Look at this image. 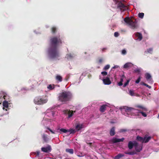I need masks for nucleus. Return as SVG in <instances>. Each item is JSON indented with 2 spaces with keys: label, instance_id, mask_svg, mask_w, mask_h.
Segmentation results:
<instances>
[{
  "label": "nucleus",
  "instance_id": "f257e3e1",
  "mask_svg": "<svg viewBox=\"0 0 159 159\" xmlns=\"http://www.w3.org/2000/svg\"><path fill=\"white\" fill-rule=\"evenodd\" d=\"M49 42V47L48 50L49 57L52 59L57 58L60 56L58 47L62 43L60 35H59L51 37Z\"/></svg>",
  "mask_w": 159,
  "mask_h": 159
},
{
  "label": "nucleus",
  "instance_id": "f03ea898",
  "mask_svg": "<svg viewBox=\"0 0 159 159\" xmlns=\"http://www.w3.org/2000/svg\"><path fill=\"white\" fill-rule=\"evenodd\" d=\"M71 98L72 95L70 92L64 91L59 94L58 99L61 102H66L69 101Z\"/></svg>",
  "mask_w": 159,
  "mask_h": 159
},
{
  "label": "nucleus",
  "instance_id": "7ed1b4c3",
  "mask_svg": "<svg viewBox=\"0 0 159 159\" xmlns=\"http://www.w3.org/2000/svg\"><path fill=\"white\" fill-rule=\"evenodd\" d=\"M124 21L129 25L132 29H136L138 27L137 21L133 17H131V18L129 17H126L124 19Z\"/></svg>",
  "mask_w": 159,
  "mask_h": 159
},
{
  "label": "nucleus",
  "instance_id": "20e7f679",
  "mask_svg": "<svg viewBox=\"0 0 159 159\" xmlns=\"http://www.w3.org/2000/svg\"><path fill=\"white\" fill-rule=\"evenodd\" d=\"M34 101L35 104L40 105L46 103L47 100L41 98L40 97H37L35 98Z\"/></svg>",
  "mask_w": 159,
  "mask_h": 159
},
{
  "label": "nucleus",
  "instance_id": "39448f33",
  "mask_svg": "<svg viewBox=\"0 0 159 159\" xmlns=\"http://www.w3.org/2000/svg\"><path fill=\"white\" fill-rule=\"evenodd\" d=\"M116 2V4H117V7L120 9V11H123L128 9L127 7L124 5L121 1H117Z\"/></svg>",
  "mask_w": 159,
  "mask_h": 159
},
{
  "label": "nucleus",
  "instance_id": "423d86ee",
  "mask_svg": "<svg viewBox=\"0 0 159 159\" xmlns=\"http://www.w3.org/2000/svg\"><path fill=\"white\" fill-rule=\"evenodd\" d=\"M124 109L125 111L127 114L135 113L137 111H138V110L135 109L132 107H125Z\"/></svg>",
  "mask_w": 159,
  "mask_h": 159
},
{
  "label": "nucleus",
  "instance_id": "0eeeda50",
  "mask_svg": "<svg viewBox=\"0 0 159 159\" xmlns=\"http://www.w3.org/2000/svg\"><path fill=\"white\" fill-rule=\"evenodd\" d=\"M51 146L49 145H48V146L46 147H42L41 149L42 151L45 152H51Z\"/></svg>",
  "mask_w": 159,
  "mask_h": 159
},
{
  "label": "nucleus",
  "instance_id": "6e6552de",
  "mask_svg": "<svg viewBox=\"0 0 159 159\" xmlns=\"http://www.w3.org/2000/svg\"><path fill=\"white\" fill-rule=\"evenodd\" d=\"M145 76L147 80L149 82L152 83L153 82L151 76L150 74L148 73H147L145 74Z\"/></svg>",
  "mask_w": 159,
  "mask_h": 159
},
{
  "label": "nucleus",
  "instance_id": "1a4fd4ad",
  "mask_svg": "<svg viewBox=\"0 0 159 159\" xmlns=\"http://www.w3.org/2000/svg\"><path fill=\"white\" fill-rule=\"evenodd\" d=\"M103 82L105 84L109 85L111 84V81L108 77H106L102 80Z\"/></svg>",
  "mask_w": 159,
  "mask_h": 159
},
{
  "label": "nucleus",
  "instance_id": "9d476101",
  "mask_svg": "<svg viewBox=\"0 0 159 159\" xmlns=\"http://www.w3.org/2000/svg\"><path fill=\"white\" fill-rule=\"evenodd\" d=\"M135 149L137 152H139L142 150V147L139 145L136 142H135Z\"/></svg>",
  "mask_w": 159,
  "mask_h": 159
},
{
  "label": "nucleus",
  "instance_id": "9b49d317",
  "mask_svg": "<svg viewBox=\"0 0 159 159\" xmlns=\"http://www.w3.org/2000/svg\"><path fill=\"white\" fill-rule=\"evenodd\" d=\"M124 140V138H122L121 139H117L116 138H113L112 139V142L114 143H115L120 142H122Z\"/></svg>",
  "mask_w": 159,
  "mask_h": 159
},
{
  "label": "nucleus",
  "instance_id": "f8f14e48",
  "mask_svg": "<svg viewBox=\"0 0 159 159\" xmlns=\"http://www.w3.org/2000/svg\"><path fill=\"white\" fill-rule=\"evenodd\" d=\"M108 107L107 105H103L101 106L99 110L101 112H104L106 110V107Z\"/></svg>",
  "mask_w": 159,
  "mask_h": 159
},
{
  "label": "nucleus",
  "instance_id": "ddd939ff",
  "mask_svg": "<svg viewBox=\"0 0 159 159\" xmlns=\"http://www.w3.org/2000/svg\"><path fill=\"white\" fill-rule=\"evenodd\" d=\"M146 139V136H145L144 138L140 137L139 136H137L136 138L137 140L141 142L142 143H144V140H145Z\"/></svg>",
  "mask_w": 159,
  "mask_h": 159
},
{
  "label": "nucleus",
  "instance_id": "4468645a",
  "mask_svg": "<svg viewBox=\"0 0 159 159\" xmlns=\"http://www.w3.org/2000/svg\"><path fill=\"white\" fill-rule=\"evenodd\" d=\"M83 126L82 124L78 123L75 126V129L77 131H79L83 128Z\"/></svg>",
  "mask_w": 159,
  "mask_h": 159
},
{
  "label": "nucleus",
  "instance_id": "2eb2a0df",
  "mask_svg": "<svg viewBox=\"0 0 159 159\" xmlns=\"http://www.w3.org/2000/svg\"><path fill=\"white\" fill-rule=\"evenodd\" d=\"M133 143L131 141H129L128 143V147L129 149H131L133 148L134 146H135V142Z\"/></svg>",
  "mask_w": 159,
  "mask_h": 159
},
{
  "label": "nucleus",
  "instance_id": "dca6fc26",
  "mask_svg": "<svg viewBox=\"0 0 159 159\" xmlns=\"http://www.w3.org/2000/svg\"><path fill=\"white\" fill-rule=\"evenodd\" d=\"M2 105L3 106V109L4 110L5 109V108H8V102L6 100H5L3 101Z\"/></svg>",
  "mask_w": 159,
  "mask_h": 159
},
{
  "label": "nucleus",
  "instance_id": "f3484780",
  "mask_svg": "<svg viewBox=\"0 0 159 159\" xmlns=\"http://www.w3.org/2000/svg\"><path fill=\"white\" fill-rule=\"evenodd\" d=\"M124 155L121 153H119L115 156L114 159H120L121 158L124 157Z\"/></svg>",
  "mask_w": 159,
  "mask_h": 159
},
{
  "label": "nucleus",
  "instance_id": "a211bd4d",
  "mask_svg": "<svg viewBox=\"0 0 159 159\" xmlns=\"http://www.w3.org/2000/svg\"><path fill=\"white\" fill-rule=\"evenodd\" d=\"M132 64L131 63L128 62L125 64L124 66V68H129L131 67Z\"/></svg>",
  "mask_w": 159,
  "mask_h": 159
},
{
  "label": "nucleus",
  "instance_id": "6ab92c4d",
  "mask_svg": "<svg viewBox=\"0 0 159 159\" xmlns=\"http://www.w3.org/2000/svg\"><path fill=\"white\" fill-rule=\"evenodd\" d=\"M115 134V128L113 127L111 129L110 132V134L111 136H113Z\"/></svg>",
  "mask_w": 159,
  "mask_h": 159
},
{
  "label": "nucleus",
  "instance_id": "aec40b11",
  "mask_svg": "<svg viewBox=\"0 0 159 159\" xmlns=\"http://www.w3.org/2000/svg\"><path fill=\"white\" fill-rule=\"evenodd\" d=\"M51 32L52 34H54L56 33L57 31V28L55 26H53L51 29Z\"/></svg>",
  "mask_w": 159,
  "mask_h": 159
},
{
  "label": "nucleus",
  "instance_id": "412c9836",
  "mask_svg": "<svg viewBox=\"0 0 159 159\" xmlns=\"http://www.w3.org/2000/svg\"><path fill=\"white\" fill-rule=\"evenodd\" d=\"M42 138L44 142H47L48 141V139L47 137V135L45 134H43Z\"/></svg>",
  "mask_w": 159,
  "mask_h": 159
},
{
  "label": "nucleus",
  "instance_id": "4be33fe9",
  "mask_svg": "<svg viewBox=\"0 0 159 159\" xmlns=\"http://www.w3.org/2000/svg\"><path fill=\"white\" fill-rule=\"evenodd\" d=\"M136 36L138 37V39H139V40H141L143 38L142 34L139 33L137 32L136 33Z\"/></svg>",
  "mask_w": 159,
  "mask_h": 159
},
{
  "label": "nucleus",
  "instance_id": "5701e85b",
  "mask_svg": "<svg viewBox=\"0 0 159 159\" xmlns=\"http://www.w3.org/2000/svg\"><path fill=\"white\" fill-rule=\"evenodd\" d=\"M74 55L71 53H69L66 55V57L67 59H71L74 57Z\"/></svg>",
  "mask_w": 159,
  "mask_h": 159
},
{
  "label": "nucleus",
  "instance_id": "b1692460",
  "mask_svg": "<svg viewBox=\"0 0 159 159\" xmlns=\"http://www.w3.org/2000/svg\"><path fill=\"white\" fill-rule=\"evenodd\" d=\"M56 80L59 82L62 81V77L59 75H57L56 77Z\"/></svg>",
  "mask_w": 159,
  "mask_h": 159
},
{
  "label": "nucleus",
  "instance_id": "393cba45",
  "mask_svg": "<svg viewBox=\"0 0 159 159\" xmlns=\"http://www.w3.org/2000/svg\"><path fill=\"white\" fill-rule=\"evenodd\" d=\"M153 51V49L152 48H150L147 49V51H145L144 52L145 54H147L148 53L150 54H152V52Z\"/></svg>",
  "mask_w": 159,
  "mask_h": 159
},
{
  "label": "nucleus",
  "instance_id": "a878e982",
  "mask_svg": "<svg viewBox=\"0 0 159 159\" xmlns=\"http://www.w3.org/2000/svg\"><path fill=\"white\" fill-rule=\"evenodd\" d=\"M66 152L69 153L70 154H73L74 153V151L72 149H66Z\"/></svg>",
  "mask_w": 159,
  "mask_h": 159
},
{
  "label": "nucleus",
  "instance_id": "bb28decb",
  "mask_svg": "<svg viewBox=\"0 0 159 159\" xmlns=\"http://www.w3.org/2000/svg\"><path fill=\"white\" fill-rule=\"evenodd\" d=\"M135 113H139L142 114V116L144 117H146L147 115L144 112L141 111L140 110H138V111H137Z\"/></svg>",
  "mask_w": 159,
  "mask_h": 159
},
{
  "label": "nucleus",
  "instance_id": "cd10ccee",
  "mask_svg": "<svg viewBox=\"0 0 159 159\" xmlns=\"http://www.w3.org/2000/svg\"><path fill=\"white\" fill-rule=\"evenodd\" d=\"M136 107H137L141 108L144 111H148V110L147 108H146V107H144L142 106L138 105L136 106Z\"/></svg>",
  "mask_w": 159,
  "mask_h": 159
},
{
  "label": "nucleus",
  "instance_id": "c85d7f7f",
  "mask_svg": "<svg viewBox=\"0 0 159 159\" xmlns=\"http://www.w3.org/2000/svg\"><path fill=\"white\" fill-rule=\"evenodd\" d=\"M2 94L3 95V98L5 100H7V98H8V96H7L6 93L3 92H2Z\"/></svg>",
  "mask_w": 159,
  "mask_h": 159
},
{
  "label": "nucleus",
  "instance_id": "c756f323",
  "mask_svg": "<svg viewBox=\"0 0 159 159\" xmlns=\"http://www.w3.org/2000/svg\"><path fill=\"white\" fill-rule=\"evenodd\" d=\"M151 137L150 136H149L148 137H146V139L144 140V143H147L148 142V141L150 140L151 139Z\"/></svg>",
  "mask_w": 159,
  "mask_h": 159
},
{
  "label": "nucleus",
  "instance_id": "7c9ffc66",
  "mask_svg": "<svg viewBox=\"0 0 159 159\" xmlns=\"http://www.w3.org/2000/svg\"><path fill=\"white\" fill-rule=\"evenodd\" d=\"M72 112H71L70 111H69L68 112V118H70V117L72 116L73 115V111H71Z\"/></svg>",
  "mask_w": 159,
  "mask_h": 159
},
{
  "label": "nucleus",
  "instance_id": "2f4dec72",
  "mask_svg": "<svg viewBox=\"0 0 159 159\" xmlns=\"http://www.w3.org/2000/svg\"><path fill=\"white\" fill-rule=\"evenodd\" d=\"M48 89H49L50 90H52L54 88V85H52V84H49L47 87Z\"/></svg>",
  "mask_w": 159,
  "mask_h": 159
},
{
  "label": "nucleus",
  "instance_id": "473e14b6",
  "mask_svg": "<svg viewBox=\"0 0 159 159\" xmlns=\"http://www.w3.org/2000/svg\"><path fill=\"white\" fill-rule=\"evenodd\" d=\"M60 131L61 132H63L64 133H66L67 132H68V130L66 129L63 128L60 129Z\"/></svg>",
  "mask_w": 159,
  "mask_h": 159
},
{
  "label": "nucleus",
  "instance_id": "72a5a7b5",
  "mask_svg": "<svg viewBox=\"0 0 159 159\" xmlns=\"http://www.w3.org/2000/svg\"><path fill=\"white\" fill-rule=\"evenodd\" d=\"M68 132H70V134H74L76 132V130L73 129L68 130Z\"/></svg>",
  "mask_w": 159,
  "mask_h": 159
},
{
  "label": "nucleus",
  "instance_id": "f704fd0d",
  "mask_svg": "<svg viewBox=\"0 0 159 159\" xmlns=\"http://www.w3.org/2000/svg\"><path fill=\"white\" fill-rule=\"evenodd\" d=\"M144 14L143 13H139L138 14L139 17L141 18H143V17Z\"/></svg>",
  "mask_w": 159,
  "mask_h": 159
},
{
  "label": "nucleus",
  "instance_id": "c9c22d12",
  "mask_svg": "<svg viewBox=\"0 0 159 159\" xmlns=\"http://www.w3.org/2000/svg\"><path fill=\"white\" fill-rule=\"evenodd\" d=\"M110 67V66L109 65H106L104 68L103 70H106L108 69Z\"/></svg>",
  "mask_w": 159,
  "mask_h": 159
},
{
  "label": "nucleus",
  "instance_id": "e433bc0d",
  "mask_svg": "<svg viewBox=\"0 0 159 159\" xmlns=\"http://www.w3.org/2000/svg\"><path fill=\"white\" fill-rule=\"evenodd\" d=\"M136 154V152H135V151H132V152H129L128 155H133Z\"/></svg>",
  "mask_w": 159,
  "mask_h": 159
},
{
  "label": "nucleus",
  "instance_id": "4c0bfd02",
  "mask_svg": "<svg viewBox=\"0 0 159 159\" xmlns=\"http://www.w3.org/2000/svg\"><path fill=\"white\" fill-rule=\"evenodd\" d=\"M130 95L132 96L134 95V93L133 90H130L129 91Z\"/></svg>",
  "mask_w": 159,
  "mask_h": 159
},
{
  "label": "nucleus",
  "instance_id": "58836bf2",
  "mask_svg": "<svg viewBox=\"0 0 159 159\" xmlns=\"http://www.w3.org/2000/svg\"><path fill=\"white\" fill-rule=\"evenodd\" d=\"M141 80V77L139 76L137 80L135 81V83L136 84H138L140 81Z\"/></svg>",
  "mask_w": 159,
  "mask_h": 159
},
{
  "label": "nucleus",
  "instance_id": "ea45409f",
  "mask_svg": "<svg viewBox=\"0 0 159 159\" xmlns=\"http://www.w3.org/2000/svg\"><path fill=\"white\" fill-rule=\"evenodd\" d=\"M129 80H127V81L123 85L124 87H125L129 83Z\"/></svg>",
  "mask_w": 159,
  "mask_h": 159
},
{
  "label": "nucleus",
  "instance_id": "a19ab883",
  "mask_svg": "<svg viewBox=\"0 0 159 159\" xmlns=\"http://www.w3.org/2000/svg\"><path fill=\"white\" fill-rule=\"evenodd\" d=\"M124 78H125V77L124 75H123L120 78V81H121V82H123Z\"/></svg>",
  "mask_w": 159,
  "mask_h": 159
},
{
  "label": "nucleus",
  "instance_id": "79ce46f5",
  "mask_svg": "<svg viewBox=\"0 0 159 159\" xmlns=\"http://www.w3.org/2000/svg\"><path fill=\"white\" fill-rule=\"evenodd\" d=\"M101 74L103 76H106L107 75V73L106 71L102 72Z\"/></svg>",
  "mask_w": 159,
  "mask_h": 159
},
{
  "label": "nucleus",
  "instance_id": "37998d69",
  "mask_svg": "<svg viewBox=\"0 0 159 159\" xmlns=\"http://www.w3.org/2000/svg\"><path fill=\"white\" fill-rule=\"evenodd\" d=\"M114 35L115 37H117L119 35V34L118 32H115Z\"/></svg>",
  "mask_w": 159,
  "mask_h": 159
},
{
  "label": "nucleus",
  "instance_id": "c03bdc74",
  "mask_svg": "<svg viewBox=\"0 0 159 159\" xmlns=\"http://www.w3.org/2000/svg\"><path fill=\"white\" fill-rule=\"evenodd\" d=\"M127 131V130L125 129H120V132H125Z\"/></svg>",
  "mask_w": 159,
  "mask_h": 159
},
{
  "label": "nucleus",
  "instance_id": "a18cd8bd",
  "mask_svg": "<svg viewBox=\"0 0 159 159\" xmlns=\"http://www.w3.org/2000/svg\"><path fill=\"white\" fill-rule=\"evenodd\" d=\"M121 53H122V54H123V55H125L126 54V51L125 50V49H123V50L122 51V52H121Z\"/></svg>",
  "mask_w": 159,
  "mask_h": 159
},
{
  "label": "nucleus",
  "instance_id": "49530a36",
  "mask_svg": "<svg viewBox=\"0 0 159 159\" xmlns=\"http://www.w3.org/2000/svg\"><path fill=\"white\" fill-rule=\"evenodd\" d=\"M86 157L87 159H92V157L90 156L89 155H87L86 156Z\"/></svg>",
  "mask_w": 159,
  "mask_h": 159
},
{
  "label": "nucleus",
  "instance_id": "de8ad7c7",
  "mask_svg": "<svg viewBox=\"0 0 159 159\" xmlns=\"http://www.w3.org/2000/svg\"><path fill=\"white\" fill-rule=\"evenodd\" d=\"M134 71L135 72L139 73L140 72V70L139 69H135L134 70Z\"/></svg>",
  "mask_w": 159,
  "mask_h": 159
},
{
  "label": "nucleus",
  "instance_id": "09e8293b",
  "mask_svg": "<svg viewBox=\"0 0 159 159\" xmlns=\"http://www.w3.org/2000/svg\"><path fill=\"white\" fill-rule=\"evenodd\" d=\"M118 84L119 86H121L122 85L123 83L122 82H121V81H120L118 83Z\"/></svg>",
  "mask_w": 159,
  "mask_h": 159
},
{
  "label": "nucleus",
  "instance_id": "8fccbe9b",
  "mask_svg": "<svg viewBox=\"0 0 159 159\" xmlns=\"http://www.w3.org/2000/svg\"><path fill=\"white\" fill-rule=\"evenodd\" d=\"M145 86L146 87H148L149 89H151V87L150 86H149L146 84H145Z\"/></svg>",
  "mask_w": 159,
  "mask_h": 159
},
{
  "label": "nucleus",
  "instance_id": "3c124183",
  "mask_svg": "<svg viewBox=\"0 0 159 159\" xmlns=\"http://www.w3.org/2000/svg\"><path fill=\"white\" fill-rule=\"evenodd\" d=\"M107 49V48H103L102 49V52H105L106 50Z\"/></svg>",
  "mask_w": 159,
  "mask_h": 159
},
{
  "label": "nucleus",
  "instance_id": "603ef678",
  "mask_svg": "<svg viewBox=\"0 0 159 159\" xmlns=\"http://www.w3.org/2000/svg\"><path fill=\"white\" fill-rule=\"evenodd\" d=\"M140 84L141 85H144V86H145V84H146L144 83L143 82H141V83H140Z\"/></svg>",
  "mask_w": 159,
  "mask_h": 159
},
{
  "label": "nucleus",
  "instance_id": "864d4df0",
  "mask_svg": "<svg viewBox=\"0 0 159 159\" xmlns=\"http://www.w3.org/2000/svg\"><path fill=\"white\" fill-rule=\"evenodd\" d=\"M102 61V59H99V61H98V62L99 63H101Z\"/></svg>",
  "mask_w": 159,
  "mask_h": 159
},
{
  "label": "nucleus",
  "instance_id": "5fc2aeb1",
  "mask_svg": "<svg viewBox=\"0 0 159 159\" xmlns=\"http://www.w3.org/2000/svg\"><path fill=\"white\" fill-rule=\"evenodd\" d=\"M118 67V66H115L113 67L112 68L116 69V68H117Z\"/></svg>",
  "mask_w": 159,
  "mask_h": 159
},
{
  "label": "nucleus",
  "instance_id": "6e6d98bb",
  "mask_svg": "<svg viewBox=\"0 0 159 159\" xmlns=\"http://www.w3.org/2000/svg\"><path fill=\"white\" fill-rule=\"evenodd\" d=\"M47 128L48 130H49L51 132V131L52 130L49 128L48 127H47Z\"/></svg>",
  "mask_w": 159,
  "mask_h": 159
},
{
  "label": "nucleus",
  "instance_id": "4d7b16f0",
  "mask_svg": "<svg viewBox=\"0 0 159 159\" xmlns=\"http://www.w3.org/2000/svg\"><path fill=\"white\" fill-rule=\"evenodd\" d=\"M51 132L52 134H55V132L54 131H53L52 130L51 131Z\"/></svg>",
  "mask_w": 159,
  "mask_h": 159
},
{
  "label": "nucleus",
  "instance_id": "13d9d810",
  "mask_svg": "<svg viewBox=\"0 0 159 159\" xmlns=\"http://www.w3.org/2000/svg\"><path fill=\"white\" fill-rule=\"evenodd\" d=\"M125 153L126 154H128L129 152H125Z\"/></svg>",
  "mask_w": 159,
  "mask_h": 159
},
{
  "label": "nucleus",
  "instance_id": "bf43d9fd",
  "mask_svg": "<svg viewBox=\"0 0 159 159\" xmlns=\"http://www.w3.org/2000/svg\"><path fill=\"white\" fill-rule=\"evenodd\" d=\"M114 1H115V2H117V1H118L117 0H114Z\"/></svg>",
  "mask_w": 159,
  "mask_h": 159
},
{
  "label": "nucleus",
  "instance_id": "052dcab7",
  "mask_svg": "<svg viewBox=\"0 0 159 159\" xmlns=\"http://www.w3.org/2000/svg\"><path fill=\"white\" fill-rule=\"evenodd\" d=\"M157 117L158 118H159V113L158 114Z\"/></svg>",
  "mask_w": 159,
  "mask_h": 159
},
{
  "label": "nucleus",
  "instance_id": "680f3d73",
  "mask_svg": "<svg viewBox=\"0 0 159 159\" xmlns=\"http://www.w3.org/2000/svg\"><path fill=\"white\" fill-rule=\"evenodd\" d=\"M37 154H38V155H39V152H37Z\"/></svg>",
  "mask_w": 159,
  "mask_h": 159
},
{
  "label": "nucleus",
  "instance_id": "e2e57ef3",
  "mask_svg": "<svg viewBox=\"0 0 159 159\" xmlns=\"http://www.w3.org/2000/svg\"><path fill=\"white\" fill-rule=\"evenodd\" d=\"M86 52H85V54H86Z\"/></svg>",
  "mask_w": 159,
  "mask_h": 159
},
{
  "label": "nucleus",
  "instance_id": "0e129e2a",
  "mask_svg": "<svg viewBox=\"0 0 159 159\" xmlns=\"http://www.w3.org/2000/svg\"><path fill=\"white\" fill-rule=\"evenodd\" d=\"M5 110L6 111H7V110L6 109Z\"/></svg>",
  "mask_w": 159,
  "mask_h": 159
}]
</instances>
